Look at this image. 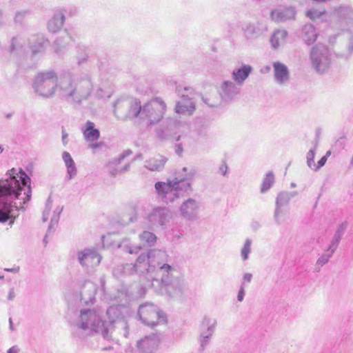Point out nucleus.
<instances>
[{
    "mask_svg": "<svg viewBox=\"0 0 353 353\" xmlns=\"http://www.w3.org/2000/svg\"><path fill=\"white\" fill-rule=\"evenodd\" d=\"M8 353H19V349L17 347H10L8 352Z\"/></svg>",
    "mask_w": 353,
    "mask_h": 353,
    "instance_id": "nucleus-50",
    "label": "nucleus"
},
{
    "mask_svg": "<svg viewBox=\"0 0 353 353\" xmlns=\"http://www.w3.org/2000/svg\"><path fill=\"white\" fill-rule=\"evenodd\" d=\"M165 162H166V159H163L162 161H160V163L157 165H156V168L163 167Z\"/></svg>",
    "mask_w": 353,
    "mask_h": 353,
    "instance_id": "nucleus-52",
    "label": "nucleus"
},
{
    "mask_svg": "<svg viewBox=\"0 0 353 353\" xmlns=\"http://www.w3.org/2000/svg\"><path fill=\"white\" fill-rule=\"evenodd\" d=\"M157 322L156 325H166L168 323V319L165 314L163 312H158L157 316Z\"/></svg>",
    "mask_w": 353,
    "mask_h": 353,
    "instance_id": "nucleus-37",
    "label": "nucleus"
},
{
    "mask_svg": "<svg viewBox=\"0 0 353 353\" xmlns=\"http://www.w3.org/2000/svg\"><path fill=\"white\" fill-rule=\"evenodd\" d=\"M301 38L308 45L316 41L318 34L315 28L310 24L305 25L301 30Z\"/></svg>",
    "mask_w": 353,
    "mask_h": 353,
    "instance_id": "nucleus-16",
    "label": "nucleus"
},
{
    "mask_svg": "<svg viewBox=\"0 0 353 353\" xmlns=\"http://www.w3.org/2000/svg\"><path fill=\"white\" fill-rule=\"evenodd\" d=\"M132 152L130 150H126L123 152L121 155L118 157H116L106 164V168L108 174L112 176L115 177L117 175L123 174L126 171H128L130 168V165L126 164L123 167H120V164L122 161L128 156L130 155Z\"/></svg>",
    "mask_w": 353,
    "mask_h": 353,
    "instance_id": "nucleus-8",
    "label": "nucleus"
},
{
    "mask_svg": "<svg viewBox=\"0 0 353 353\" xmlns=\"http://www.w3.org/2000/svg\"><path fill=\"white\" fill-rule=\"evenodd\" d=\"M154 170V163L153 162H146L141 170V174L145 178L152 176Z\"/></svg>",
    "mask_w": 353,
    "mask_h": 353,
    "instance_id": "nucleus-30",
    "label": "nucleus"
},
{
    "mask_svg": "<svg viewBox=\"0 0 353 353\" xmlns=\"http://www.w3.org/2000/svg\"><path fill=\"white\" fill-rule=\"evenodd\" d=\"M325 10H321L319 11L315 9H312L306 12V15L311 19L312 20H316L317 19H319L321 17H322L325 14Z\"/></svg>",
    "mask_w": 353,
    "mask_h": 353,
    "instance_id": "nucleus-32",
    "label": "nucleus"
},
{
    "mask_svg": "<svg viewBox=\"0 0 353 353\" xmlns=\"http://www.w3.org/2000/svg\"><path fill=\"white\" fill-rule=\"evenodd\" d=\"M63 207L59 205L57 206L56 208L54 210L53 213L51 216L50 223L48 230V234H49L50 232V230L53 229L55 225H57Z\"/></svg>",
    "mask_w": 353,
    "mask_h": 353,
    "instance_id": "nucleus-22",
    "label": "nucleus"
},
{
    "mask_svg": "<svg viewBox=\"0 0 353 353\" xmlns=\"http://www.w3.org/2000/svg\"><path fill=\"white\" fill-rule=\"evenodd\" d=\"M197 208L195 201L188 199L184 202L181 207V212L183 215L192 214Z\"/></svg>",
    "mask_w": 353,
    "mask_h": 353,
    "instance_id": "nucleus-21",
    "label": "nucleus"
},
{
    "mask_svg": "<svg viewBox=\"0 0 353 353\" xmlns=\"http://www.w3.org/2000/svg\"><path fill=\"white\" fill-rule=\"evenodd\" d=\"M252 68L250 65H243L241 68L233 72V79L237 83H242L249 76Z\"/></svg>",
    "mask_w": 353,
    "mask_h": 353,
    "instance_id": "nucleus-18",
    "label": "nucleus"
},
{
    "mask_svg": "<svg viewBox=\"0 0 353 353\" xmlns=\"http://www.w3.org/2000/svg\"><path fill=\"white\" fill-rule=\"evenodd\" d=\"M9 324H10V329L12 331L14 330V326H13V323H12V321L11 318L9 319Z\"/></svg>",
    "mask_w": 353,
    "mask_h": 353,
    "instance_id": "nucleus-53",
    "label": "nucleus"
},
{
    "mask_svg": "<svg viewBox=\"0 0 353 353\" xmlns=\"http://www.w3.org/2000/svg\"><path fill=\"white\" fill-rule=\"evenodd\" d=\"M75 57L78 65L86 62L88 58L87 50L85 48H79Z\"/></svg>",
    "mask_w": 353,
    "mask_h": 353,
    "instance_id": "nucleus-26",
    "label": "nucleus"
},
{
    "mask_svg": "<svg viewBox=\"0 0 353 353\" xmlns=\"http://www.w3.org/2000/svg\"><path fill=\"white\" fill-rule=\"evenodd\" d=\"M312 63L314 68L318 72H324L328 68V64H321V59L319 57L318 49L313 48L311 52Z\"/></svg>",
    "mask_w": 353,
    "mask_h": 353,
    "instance_id": "nucleus-19",
    "label": "nucleus"
},
{
    "mask_svg": "<svg viewBox=\"0 0 353 353\" xmlns=\"http://www.w3.org/2000/svg\"><path fill=\"white\" fill-rule=\"evenodd\" d=\"M137 220V212L134 210H132V212L129 216V222H134Z\"/></svg>",
    "mask_w": 353,
    "mask_h": 353,
    "instance_id": "nucleus-46",
    "label": "nucleus"
},
{
    "mask_svg": "<svg viewBox=\"0 0 353 353\" xmlns=\"http://www.w3.org/2000/svg\"><path fill=\"white\" fill-rule=\"evenodd\" d=\"M183 151V149L182 145L181 144L176 145V152L179 155H181Z\"/></svg>",
    "mask_w": 353,
    "mask_h": 353,
    "instance_id": "nucleus-49",
    "label": "nucleus"
},
{
    "mask_svg": "<svg viewBox=\"0 0 353 353\" xmlns=\"http://www.w3.org/2000/svg\"><path fill=\"white\" fill-rule=\"evenodd\" d=\"M23 51V46L21 42V39L13 38L10 46V52L12 54H21Z\"/></svg>",
    "mask_w": 353,
    "mask_h": 353,
    "instance_id": "nucleus-28",
    "label": "nucleus"
},
{
    "mask_svg": "<svg viewBox=\"0 0 353 353\" xmlns=\"http://www.w3.org/2000/svg\"><path fill=\"white\" fill-rule=\"evenodd\" d=\"M64 21L65 10L63 9L57 10L48 22V30L53 33L57 32L62 28Z\"/></svg>",
    "mask_w": 353,
    "mask_h": 353,
    "instance_id": "nucleus-11",
    "label": "nucleus"
},
{
    "mask_svg": "<svg viewBox=\"0 0 353 353\" xmlns=\"http://www.w3.org/2000/svg\"><path fill=\"white\" fill-rule=\"evenodd\" d=\"M26 12L25 10L19 11L16 13L14 20L17 22H20L26 15Z\"/></svg>",
    "mask_w": 353,
    "mask_h": 353,
    "instance_id": "nucleus-42",
    "label": "nucleus"
},
{
    "mask_svg": "<svg viewBox=\"0 0 353 353\" xmlns=\"http://www.w3.org/2000/svg\"><path fill=\"white\" fill-rule=\"evenodd\" d=\"M66 168H67V174L68 175L69 179H72L77 175V168H76L74 163L66 167Z\"/></svg>",
    "mask_w": 353,
    "mask_h": 353,
    "instance_id": "nucleus-39",
    "label": "nucleus"
},
{
    "mask_svg": "<svg viewBox=\"0 0 353 353\" xmlns=\"http://www.w3.org/2000/svg\"><path fill=\"white\" fill-rule=\"evenodd\" d=\"M167 106L165 103L160 99L156 98V120H159L166 112Z\"/></svg>",
    "mask_w": 353,
    "mask_h": 353,
    "instance_id": "nucleus-23",
    "label": "nucleus"
},
{
    "mask_svg": "<svg viewBox=\"0 0 353 353\" xmlns=\"http://www.w3.org/2000/svg\"><path fill=\"white\" fill-rule=\"evenodd\" d=\"M51 208H52V202H51L50 199H49L46 203L45 210H43V212L42 219H43V222H46L48 221L50 214Z\"/></svg>",
    "mask_w": 353,
    "mask_h": 353,
    "instance_id": "nucleus-34",
    "label": "nucleus"
},
{
    "mask_svg": "<svg viewBox=\"0 0 353 353\" xmlns=\"http://www.w3.org/2000/svg\"><path fill=\"white\" fill-rule=\"evenodd\" d=\"M140 239L144 246L151 247L154 243V234L152 232L145 231L140 235Z\"/></svg>",
    "mask_w": 353,
    "mask_h": 353,
    "instance_id": "nucleus-25",
    "label": "nucleus"
},
{
    "mask_svg": "<svg viewBox=\"0 0 353 353\" xmlns=\"http://www.w3.org/2000/svg\"><path fill=\"white\" fill-rule=\"evenodd\" d=\"M171 270H172L171 266L168 264H164L160 267V272H161L163 274L165 272L167 273V276L169 275Z\"/></svg>",
    "mask_w": 353,
    "mask_h": 353,
    "instance_id": "nucleus-43",
    "label": "nucleus"
},
{
    "mask_svg": "<svg viewBox=\"0 0 353 353\" xmlns=\"http://www.w3.org/2000/svg\"><path fill=\"white\" fill-rule=\"evenodd\" d=\"M140 247L139 246H135V247H132V246H129L128 248V252L130 254H132V253H137L139 250H140Z\"/></svg>",
    "mask_w": 353,
    "mask_h": 353,
    "instance_id": "nucleus-47",
    "label": "nucleus"
},
{
    "mask_svg": "<svg viewBox=\"0 0 353 353\" xmlns=\"http://www.w3.org/2000/svg\"><path fill=\"white\" fill-rule=\"evenodd\" d=\"M62 159L66 167L74 163L71 155L68 152L64 151L62 154Z\"/></svg>",
    "mask_w": 353,
    "mask_h": 353,
    "instance_id": "nucleus-38",
    "label": "nucleus"
},
{
    "mask_svg": "<svg viewBox=\"0 0 353 353\" xmlns=\"http://www.w3.org/2000/svg\"><path fill=\"white\" fill-rule=\"evenodd\" d=\"M327 161L326 157H323L318 162L317 164L315 163L313 170H317L320 169L321 167H323Z\"/></svg>",
    "mask_w": 353,
    "mask_h": 353,
    "instance_id": "nucleus-41",
    "label": "nucleus"
},
{
    "mask_svg": "<svg viewBox=\"0 0 353 353\" xmlns=\"http://www.w3.org/2000/svg\"><path fill=\"white\" fill-rule=\"evenodd\" d=\"M3 148L1 145H0V154L3 152Z\"/></svg>",
    "mask_w": 353,
    "mask_h": 353,
    "instance_id": "nucleus-56",
    "label": "nucleus"
},
{
    "mask_svg": "<svg viewBox=\"0 0 353 353\" xmlns=\"http://www.w3.org/2000/svg\"><path fill=\"white\" fill-rule=\"evenodd\" d=\"M154 254L152 250H150L146 254L142 253L137 259L134 265L135 271L139 273H148L154 271Z\"/></svg>",
    "mask_w": 353,
    "mask_h": 353,
    "instance_id": "nucleus-7",
    "label": "nucleus"
},
{
    "mask_svg": "<svg viewBox=\"0 0 353 353\" xmlns=\"http://www.w3.org/2000/svg\"><path fill=\"white\" fill-rule=\"evenodd\" d=\"M36 93L44 98L53 97L57 91L59 95L70 103L80 104L89 98L93 90V85L88 75L73 76L63 73L58 76L52 70L37 74L34 82Z\"/></svg>",
    "mask_w": 353,
    "mask_h": 353,
    "instance_id": "nucleus-1",
    "label": "nucleus"
},
{
    "mask_svg": "<svg viewBox=\"0 0 353 353\" xmlns=\"http://www.w3.org/2000/svg\"><path fill=\"white\" fill-rule=\"evenodd\" d=\"M8 272H17L19 270V268L17 269H6Z\"/></svg>",
    "mask_w": 353,
    "mask_h": 353,
    "instance_id": "nucleus-54",
    "label": "nucleus"
},
{
    "mask_svg": "<svg viewBox=\"0 0 353 353\" xmlns=\"http://www.w3.org/2000/svg\"><path fill=\"white\" fill-rule=\"evenodd\" d=\"M250 247H251V242L250 240H247L241 250V256L243 257V260H245L248 259V254L250 252Z\"/></svg>",
    "mask_w": 353,
    "mask_h": 353,
    "instance_id": "nucleus-35",
    "label": "nucleus"
},
{
    "mask_svg": "<svg viewBox=\"0 0 353 353\" xmlns=\"http://www.w3.org/2000/svg\"><path fill=\"white\" fill-rule=\"evenodd\" d=\"M271 18L274 21L279 22L286 19L285 11L281 9H276L272 12Z\"/></svg>",
    "mask_w": 353,
    "mask_h": 353,
    "instance_id": "nucleus-29",
    "label": "nucleus"
},
{
    "mask_svg": "<svg viewBox=\"0 0 353 353\" xmlns=\"http://www.w3.org/2000/svg\"><path fill=\"white\" fill-rule=\"evenodd\" d=\"M274 79L279 83H283L289 78V71L288 68L280 62L273 63Z\"/></svg>",
    "mask_w": 353,
    "mask_h": 353,
    "instance_id": "nucleus-14",
    "label": "nucleus"
},
{
    "mask_svg": "<svg viewBox=\"0 0 353 353\" xmlns=\"http://www.w3.org/2000/svg\"><path fill=\"white\" fill-rule=\"evenodd\" d=\"M135 103H137V110L135 111L133 120L138 119L141 121H145L148 125L152 124V117L154 112L153 99L150 100L143 105H141V101L139 99H135Z\"/></svg>",
    "mask_w": 353,
    "mask_h": 353,
    "instance_id": "nucleus-5",
    "label": "nucleus"
},
{
    "mask_svg": "<svg viewBox=\"0 0 353 353\" xmlns=\"http://www.w3.org/2000/svg\"><path fill=\"white\" fill-rule=\"evenodd\" d=\"M3 279V276H0V279Z\"/></svg>",
    "mask_w": 353,
    "mask_h": 353,
    "instance_id": "nucleus-58",
    "label": "nucleus"
},
{
    "mask_svg": "<svg viewBox=\"0 0 353 353\" xmlns=\"http://www.w3.org/2000/svg\"><path fill=\"white\" fill-rule=\"evenodd\" d=\"M105 145L104 142L99 141L95 143H91L88 145V148L90 149L92 153L96 154L105 148Z\"/></svg>",
    "mask_w": 353,
    "mask_h": 353,
    "instance_id": "nucleus-33",
    "label": "nucleus"
},
{
    "mask_svg": "<svg viewBox=\"0 0 353 353\" xmlns=\"http://www.w3.org/2000/svg\"><path fill=\"white\" fill-rule=\"evenodd\" d=\"M70 323L76 338L83 339L93 334H101L107 340L111 338V323L106 322L100 309H81Z\"/></svg>",
    "mask_w": 353,
    "mask_h": 353,
    "instance_id": "nucleus-3",
    "label": "nucleus"
},
{
    "mask_svg": "<svg viewBox=\"0 0 353 353\" xmlns=\"http://www.w3.org/2000/svg\"><path fill=\"white\" fill-rule=\"evenodd\" d=\"M154 312V307L153 304L152 303H144L142 304L138 310V314L140 319L145 324L148 325H153L154 323L152 321H150V319L152 317V315Z\"/></svg>",
    "mask_w": 353,
    "mask_h": 353,
    "instance_id": "nucleus-13",
    "label": "nucleus"
},
{
    "mask_svg": "<svg viewBox=\"0 0 353 353\" xmlns=\"http://www.w3.org/2000/svg\"><path fill=\"white\" fill-rule=\"evenodd\" d=\"M137 103L133 98H119L113 104V114L119 120H133Z\"/></svg>",
    "mask_w": 353,
    "mask_h": 353,
    "instance_id": "nucleus-4",
    "label": "nucleus"
},
{
    "mask_svg": "<svg viewBox=\"0 0 353 353\" xmlns=\"http://www.w3.org/2000/svg\"><path fill=\"white\" fill-rule=\"evenodd\" d=\"M97 292L94 283L91 281H85L81 288V301L88 305L92 303Z\"/></svg>",
    "mask_w": 353,
    "mask_h": 353,
    "instance_id": "nucleus-12",
    "label": "nucleus"
},
{
    "mask_svg": "<svg viewBox=\"0 0 353 353\" xmlns=\"http://www.w3.org/2000/svg\"><path fill=\"white\" fill-rule=\"evenodd\" d=\"M156 190L158 191L159 194L163 195L164 194L172 192L173 191V185L170 183L159 182L156 183Z\"/></svg>",
    "mask_w": 353,
    "mask_h": 353,
    "instance_id": "nucleus-27",
    "label": "nucleus"
},
{
    "mask_svg": "<svg viewBox=\"0 0 353 353\" xmlns=\"http://www.w3.org/2000/svg\"><path fill=\"white\" fill-rule=\"evenodd\" d=\"M78 261L79 263L88 269L97 266L101 257L94 249H84L78 252Z\"/></svg>",
    "mask_w": 353,
    "mask_h": 353,
    "instance_id": "nucleus-6",
    "label": "nucleus"
},
{
    "mask_svg": "<svg viewBox=\"0 0 353 353\" xmlns=\"http://www.w3.org/2000/svg\"><path fill=\"white\" fill-rule=\"evenodd\" d=\"M62 142L64 145L68 143V134L64 130H62Z\"/></svg>",
    "mask_w": 353,
    "mask_h": 353,
    "instance_id": "nucleus-45",
    "label": "nucleus"
},
{
    "mask_svg": "<svg viewBox=\"0 0 353 353\" xmlns=\"http://www.w3.org/2000/svg\"><path fill=\"white\" fill-rule=\"evenodd\" d=\"M139 353H152L154 347V338L153 335L148 336L137 343Z\"/></svg>",
    "mask_w": 353,
    "mask_h": 353,
    "instance_id": "nucleus-15",
    "label": "nucleus"
},
{
    "mask_svg": "<svg viewBox=\"0 0 353 353\" xmlns=\"http://www.w3.org/2000/svg\"><path fill=\"white\" fill-rule=\"evenodd\" d=\"M48 43V41L45 40L43 37L41 35L33 37L30 41V46L32 54H34L41 52L46 48Z\"/></svg>",
    "mask_w": 353,
    "mask_h": 353,
    "instance_id": "nucleus-17",
    "label": "nucleus"
},
{
    "mask_svg": "<svg viewBox=\"0 0 353 353\" xmlns=\"http://www.w3.org/2000/svg\"><path fill=\"white\" fill-rule=\"evenodd\" d=\"M252 274H245L244 275V277H243V278H244V280H245V281H248V282H250V281H251V279H252Z\"/></svg>",
    "mask_w": 353,
    "mask_h": 353,
    "instance_id": "nucleus-51",
    "label": "nucleus"
},
{
    "mask_svg": "<svg viewBox=\"0 0 353 353\" xmlns=\"http://www.w3.org/2000/svg\"><path fill=\"white\" fill-rule=\"evenodd\" d=\"M315 153L313 150H310L307 154V165L313 170L315 165L314 162Z\"/></svg>",
    "mask_w": 353,
    "mask_h": 353,
    "instance_id": "nucleus-36",
    "label": "nucleus"
},
{
    "mask_svg": "<svg viewBox=\"0 0 353 353\" xmlns=\"http://www.w3.org/2000/svg\"><path fill=\"white\" fill-rule=\"evenodd\" d=\"M287 32L285 30H276L271 38V43L274 48H277L283 44L287 37Z\"/></svg>",
    "mask_w": 353,
    "mask_h": 353,
    "instance_id": "nucleus-20",
    "label": "nucleus"
},
{
    "mask_svg": "<svg viewBox=\"0 0 353 353\" xmlns=\"http://www.w3.org/2000/svg\"><path fill=\"white\" fill-rule=\"evenodd\" d=\"M195 111V104L192 98L183 95L181 99L176 103L175 112L181 115H192Z\"/></svg>",
    "mask_w": 353,
    "mask_h": 353,
    "instance_id": "nucleus-9",
    "label": "nucleus"
},
{
    "mask_svg": "<svg viewBox=\"0 0 353 353\" xmlns=\"http://www.w3.org/2000/svg\"><path fill=\"white\" fill-rule=\"evenodd\" d=\"M331 151H327L324 157H326V159H327V157L330 156Z\"/></svg>",
    "mask_w": 353,
    "mask_h": 353,
    "instance_id": "nucleus-55",
    "label": "nucleus"
},
{
    "mask_svg": "<svg viewBox=\"0 0 353 353\" xmlns=\"http://www.w3.org/2000/svg\"><path fill=\"white\" fill-rule=\"evenodd\" d=\"M30 179L21 169L8 170L0 179V223L10 220L12 224L19 209L30 200Z\"/></svg>",
    "mask_w": 353,
    "mask_h": 353,
    "instance_id": "nucleus-2",
    "label": "nucleus"
},
{
    "mask_svg": "<svg viewBox=\"0 0 353 353\" xmlns=\"http://www.w3.org/2000/svg\"><path fill=\"white\" fill-rule=\"evenodd\" d=\"M121 296L125 297V295L123 292H121L119 297H121Z\"/></svg>",
    "mask_w": 353,
    "mask_h": 353,
    "instance_id": "nucleus-57",
    "label": "nucleus"
},
{
    "mask_svg": "<svg viewBox=\"0 0 353 353\" xmlns=\"http://www.w3.org/2000/svg\"><path fill=\"white\" fill-rule=\"evenodd\" d=\"M15 296H16V294H15L14 290V288H11L8 292L7 299L8 301H13L14 299Z\"/></svg>",
    "mask_w": 353,
    "mask_h": 353,
    "instance_id": "nucleus-44",
    "label": "nucleus"
},
{
    "mask_svg": "<svg viewBox=\"0 0 353 353\" xmlns=\"http://www.w3.org/2000/svg\"><path fill=\"white\" fill-rule=\"evenodd\" d=\"M221 89L228 96L231 95L232 93H236L235 85L231 81H225L221 85Z\"/></svg>",
    "mask_w": 353,
    "mask_h": 353,
    "instance_id": "nucleus-31",
    "label": "nucleus"
},
{
    "mask_svg": "<svg viewBox=\"0 0 353 353\" xmlns=\"http://www.w3.org/2000/svg\"><path fill=\"white\" fill-rule=\"evenodd\" d=\"M120 310L118 306H110L106 311V315L108 317V321L106 322H110L111 323V330L112 329V323L114 321L115 319L119 317L120 315Z\"/></svg>",
    "mask_w": 353,
    "mask_h": 353,
    "instance_id": "nucleus-24",
    "label": "nucleus"
},
{
    "mask_svg": "<svg viewBox=\"0 0 353 353\" xmlns=\"http://www.w3.org/2000/svg\"><path fill=\"white\" fill-rule=\"evenodd\" d=\"M272 183H273L272 177V176L267 177L263 183L261 190L262 191L267 190L268 188H270V187L271 186Z\"/></svg>",
    "mask_w": 353,
    "mask_h": 353,
    "instance_id": "nucleus-40",
    "label": "nucleus"
},
{
    "mask_svg": "<svg viewBox=\"0 0 353 353\" xmlns=\"http://www.w3.org/2000/svg\"><path fill=\"white\" fill-rule=\"evenodd\" d=\"M81 130L86 141L94 142L100 137V132L92 121H87L81 125Z\"/></svg>",
    "mask_w": 353,
    "mask_h": 353,
    "instance_id": "nucleus-10",
    "label": "nucleus"
},
{
    "mask_svg": "<svg viewBox=\"0 0 353 353\" xmlns=\"http://www.w3.org/2000/svg\"><path fill=\"white\" fill-rule=\"evenodd\" d=\"M243 296H244V289L242 287L238 294V300L239 301H242L243 299Z\"/></svg>",
    "mask_w": 353,
    "mask_h": 353,
    "instance_id": "nucleus-48",
    "label": "nucleus"
}]
</instances>
